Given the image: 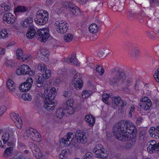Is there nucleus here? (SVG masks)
<instances>
[{
    "label": "nucleus",
    "instance_id": "obj_1",
    "mask_svg": "<svg viewBox=\"0 0 159 159\" xmlns=\"http://www.w3.org/2000/svg\"><path fill=\"white\" fill-rule=\"evenodd\" d=\"M114 135L119 140L121 141L128 140L129 139L128 134L123 133L128 132L129 134L131 133L136 136L137 134V131L134 124L129 120H122L114 125L113 129Z\"/></svg>",
    "mask_w": 159,
    "mask_h": 159
},
{
    "label": "nucleus",
    "instance_id": "obj_2",
    "mask_svg": "<svg viewBox=\"0 0 159 159\" xmlns=\"http://www.w3.org/2000/svg\"><path fill=\"white\" fill-rule=\"evenodd\" d=\"M126 79L125 72L121 69L116 67L111 70V75L108 78V83L111 85L119 83L124 84L125 83L126 86L131 85L133 83L132 79L131 78H128L125 82Z\"/></svg>",
    "mask_w": 159,
    "mask_h": 159
},
{
    "label": "nucleus",
    "instance_id": "obj_3",
    "mask_svg": "<svg viewBox=\"0 0 159 159\" xmlns=\"http://www.w3.org/2000/svg\"><path fill=\"white\" fill-rule=\"evenodd\" d=\"M48 19V13L47 11L41 10L37 11L36 18L34 19L36 23L40 25H45Z\"/></svg>",
    "mask_w": 159,
    "mask_h": 159
},
{
    "label": "nucleus",
    "instance_id": "obj_4",
    "mask_svg": "<svg viewBox=\"0 0 159 159\" xmlns=\"http://www.w3.org/2000/svg\"><path fill=\"white\" fill-rule=\"evenodd\" d=\"M55 25L56 26V30L59 33L64 34L66 33L68 30V24L61 20L56 21L55 23Z\"/></svg>",
    "mask_w": 159,
    "mask_h": 159
},
{
    "label": "nucleus",
    "instance_id": "obj_5",
    "mask_svg": "<svg viewBox=\"0 0 159 159\" xmlns=\"http://www.w3.org/2000/svg\"><path fill=\"white\" fill-rule=\"evenodd\" d=\"M38 38L41 39V41L45 42L50 36L49 33V28H43L38 30L36 33Z\"/></svg>",
    "mask_w": 159,
    "mask_h": 159
},
{
    "label": "nucleus",
    "instance_id": "obj_6",
    "mask_svg": "<svg viewBox=\"0 0 159 159\" xmlns=\"http://www.w3.org/2000/svg\"><path fill=\"white\" fill-rule=\"evenodd\" d=\"M16 73L18 75L29 74L30 75H34V72L31 70L30 68L27 65H23L20 66L16 70Z\"/></svg>",
    "mask_w": 159,
    "mask_h": 159
},
{
    "label": "nucleus",
    "instance_id": "obj_7",
    "mask_svg": "<svg viewBox=\"0 0 159 159\" xmlns=\"http://www.w3.org/2000/svg\"><path fill=\"white\" fill-rule=\"evenodd\" d=\"M81 78L82 76L80 73H77L74 76L72 84L77 90L81 89L83 86V82Z\"/></svg>",
    "mask_w": 159,
    "mask_h": 159
},
{
    "label": "nucleus",
    "instance_id": "obj_8",
    "mask_svg": "<svg viewBox=\"0 0 159 159\" xmlns=\"http://www.w3.org/2000/svg\"><path fill=\"white\" fill-rule=\"evenodd\" d=\"M78 143H85L87 141V138L85 133L81 131H77L75 134Z\"/></svg>",
    "mask_w": 159,
    "mask_h": 159
},
{
    "label": "nucleus",
    "instance_id": "obj_9",
    "mask_svg": "<svg viewBox=\"0 0 159 159\" xmlns=\"http://www.w3.org/2000/svg\"><path fill=\"white\" fill-rule=\"evenodd\" d=\"M74 135L73 133L68 132L66 135L61 139L60 143L63 144L64 146H67L70 143V142L74 138Z\"/></svg>",
    "mask_w": 159,
    "mask_h": 159
},
{
    "label": "nucleus",
    "instance_id": "obj_10",
    "mask_svg": "<svg viewBox=\"0 0 159 159\" xmlns=\"http://www.w3.org/2000/svg\"><path fill=\"white\" fill-rule=\"evenodd\" d=\"M141 103L139 105L140 108H143L145 110L149 109L151 106L152 103L150 99L146 97H145L140 100Z\"/></svg>",
    "mask_w": 159,
    "mask_h": 159
},
{
    "label": "nucleus",
    "instance_id": "obj_11",
    "mask_svg": "<svg viewBox=\"0 0 159 159\" xmlns=\"http://www.w3.org/2000/svg\"><path fill=\"white\" fill-rule=\"evenodd\" d=\"M10 116L11 119L14 122L16 127L18 129L21 128L22 123L18 115L15 112H12L10 114Z\"/></svg>",
    "mask_w": 159,
    "mask_h": 159
},
{
    "label": "nucleus",
    "instance_id": "obj_12",
    "mask_svg": "<svg viewBox=\"0 0 159 159\" xmlns=\"http://www.w3.org/2000/svg\"><path fill=\"white\" fill-rule=\"evenodd\" d=\"M147 149L150 153L154 152L156 150L157 151V144L156 141L152 140L149 142L147 145Z\"/></svg>",
    "mask_w": 159,
    "mask_h": 159
},
{
    "label": "nucleus",
    "instance_id": "obj_13",
    "mask_svg": "<svg viewBox=\"0 0 159 159\" xmlns=\"http://www.w3.org/2000/svg\"><path fill=\"white\" fill-rule=\"evenodd\" d=\"M3 19L7 23L9 24L13 23L15 20L14 16L10 12L4 14L3 16Z\"/></svg>",
    "mask_w": 159,
    "mask_h": 159
},
{
    "label": "nucleus",
    "instance_id": "obj_14",
    "mask_svg": "<svg viewBox=\"0 0 159 159\" xmlns=\"http://www.w3.org/2000/svg\"><path fill=\"white\" fill-rule=\"evenodd\" d=\"M114 100L116 105L120 106L122 108L125 107L127 104V102L125 101L122 100L119 96L114 97Z\"/></svg>",
    "mask_w": 159,
    "mask_h": 159
},
{
    "label": "nucleus",
    "instance_id": "obj_15",
    "mask_svg": "<svg viewBox=\"0 0 159 159\" xmlns=\"http://www.w3.org/2000/svg\"><path fill=\"white\" fill-rule=\"evenodd\" d=\"M36 32L34 26H30L27 31L26 36L28 38L31 39L34 37L35 34L36 35Z\"/></svg>",
    "mask_w": 159,
    "mask_h": 159
},
{
    "label": "nucleus",
    "instance_id": "obj_16",
    "mask_svg": "<svg viewBox=\"0 0 159 159\" xmlns=\"http://www.w3.org/2000/svg\"><path fill=\"white\" fill-rule=\"evenodd\" d=\"M33 145H34V147L32 150L33 155L37 158H40L42 156L41 152L37 146L34 144L33 145Z\"/></svg>",
    "mask_w": 159,
    "mask_h": 159
},
{
    "label": "nucleus",
    "instance_id": "obj_17",
    "mask_svg": "<svg viewBox=\"0 0 159 159\" xmlns=\"http://www.w3.org/2000/svg\"><path fill=\"white\" fill-rule=\"evenodd\" d=\"M38 54L39 55V56L42 58L46 59L45 60V61H48V57L49 56L48 51L45 49H41L40 52H38Z\"/></svg>",
    "mask_w": 159,
    "mask_h": 159
},
{
    "label": "nucleus",
    "instance_id": "obj_18",
    "mask_svg": "<svg viewBox=\"0 0 159 159\" xmlns=\"http://www.w3.org/2000/svg\"><path fill=\"white\" fill-rule=\"evenodd\" d=\"M139 50L136 47H133L130 49L129 53L131 57H137L139 56Z\"/></svg>",
    "mask_w": 159,
    "mask_h": 159
},
{
    "label": "nucleus",
    "instance_id": "obj_19",
    "mask_svg": "<svg viewBox=\"0 0 159 159\" xmlns=\"http://www.w3.org/2000/svg\"><path fill=\"white\" fill-rule=\"evenodd\" d=\"M44 107L48 110H53L55 108V103L52 101L46 100L44 105Z\"/></svg>",
    "mask_w": 159,
    "mask_h": 159
},
{
    "label": "nucleus",
    "instance_id": "obj_20",
    "mask_svg": "<svg viewBox=\"0 0 159 159\" xmlns=\"http://www.w3.org/2000/svg\"><path fill=\"white\" fill-rule=\"evenodd\" d=\"M85 120L90 126H93L94 124L95 119L91 115H87L85 118Z\"/></svg>",
    "mask_w": 159,
    "mask_h": 159
},
{
    "label": "nucleus",
    "instance_id": "obj_21",
    "mask_svg": "<svg viewBox=\"0 0 159 159\" xmlns=\"http://www.w3.org/2000/svg\"><path fill=\"white\" fill-rule=\"evenodd\" d=\"M7 85L9 90L11 92H14L16 89V85L14 82L11 80L9 79L7 81Z\"/></svg>",
    "mask_w": 159,
    "mask_h": 159
},
{
    "label": "nucleus",
    "instance_id": "obj_22",
    "mask_svg": "<svg viewBox=\"0 0 159 159\" xmlns=\"http://www.w3.org/2000/svg\"><path fill=\"white\" fill-rule=\"evenodd\" d=\"M33 22V20L31 17H28L25 20L21 23L23 27H27L31 26V24Z\"/></svg>",
    "mask_w": 159,
    "mask_h": 159
},
{
    "label": "nucleus",
    "instance_id": "obj_23",
    "mask_svg": "<svg viewBox=\"0 0 159 159\" xmlns=\"http://www.w3.org/2000/svg\"><path fill=\"white\" fill-rule=\"evenodd\" d=\"M13 150L12 147H10L7 148L4 151L3 154V157L5 158H7L11 156L13 153Z\"/></svg>",
    "mask_w": 159,
    "mask_h": 159
},
{
    "label": "nucleus",
    "instance_id": "obj_24",
    "mask_svg": "<svg viewBox=\"0 0 159 159\" xmlns=\"http://www.w3.org/2000/svg\"><path fill=\"white\" fill-rule=\"evenodd\" d=\"M98 154H96L97 157L98 158H104L108 156V154L106 152V150L104 148H102L101 150L99 151Z\"/></svg>",
    "mask_w": 159,
    "mask_h": 159
},
{
    "label": "nucleus",
    "instance_id": "obj_25",
    "mask_svg": "<svg viewBox=\"0 0 159 159\" xmlns=\"http://www.w3.org/2000/svg\"><path fill=\"white\" fill-rule=\"evenodd\" d=\"M89 31L92 33H94L97 32L98 27L96 24L93 23L89 27Z\"/></svg>",
    "mask_w": 159,
    "mask_h": 159
},
{
    "label": "nucleus",
    "instance_id": "obj_26",
    "mask_svg": "<svg viewBox=\"0 0 159 159\" xmlns=\"http://www.w3.org/2000/svg\"><path fill=\"white\" fill-rule=\"evenodd\" d=\"M31 87L24 83L21 84L19 87L20 90L22 92H26L29 90Z\"/></svg>",
    "mask_w": 159,
    "mask_h": 159
},
{
    "label": "nucleus",
    "instance_id": "obj_27",
    "mask_svg": "<svg viewBox=\"0 0 159 159\" xmlns=\"http://www.w3.org/2000/svg\"><path fill=\"white\" fill-rule=\"evenodd\" d=\"M34 132H36L35 129L32 128H30L26 131L25 133L26 136L33 140V135L34 134Z\"/></svg>",
    "mask_w": 159,
    "mask_h": 159
},
{
    "label": "nucleus",
    "instance_id": "obj_28",
    "mask_svg": "<svg viewBox=\"0 0 159 159\" xmlns=\"http://www.w3.org/2000/svg\"><path fill=\"white\" fill-rule=\"evenodd\" d=\"M69 62L72 63L77 66H80L78 62L77 58L76 57V54L75 53H73L71 55V57L69 58Z\"/></svg>",
    "mask_w": 159,
    "mask_h": 159
},
{
    "label": "nucleus",
    "instance_id": "obj_29",
    "mask_svg": "<svg viewBox=\"0 0 159 159\" xmlns=\"http://www.w3.org/2000/svg\"><path fill=\"white\" fill-rule=\"evenodd\" d=\"M64 115L63 110L62 108H59L56 111V116L57 119H61L62 118Z\"/></svg>",
    "mask_w": 159,
    "mask_h": 159
},
{
    "label": "nucleus",
    "instance_id": "obj_30",
    "mask_svg": "<svg viewBox=\"0 0 159 159\" xmlns=\"http://www.w3.org/2000/svg\"><path fill=\"white\" fill-rule=\"evenodd\" d=\"M36 82L40 84V83H43L44 80V77L42 74H39L36 77Z\"/></svg>",
    "mask_w": 159,
    "mask_h": 159
},
{
    "label": "nucleus",
    "instance_id": "obj_31",
    "mask_svg": "<svg viewBox=\"0 0 159 159\" xmlns=\"http://www.w3.org/2000/svg\"><path fill=\"white\" fill-rule=\"evenodd\" d=\"M10 137V134L7 132L4 133L2 136V139L4 143H7Z\"/></svg>",
    "mask_w": 159,
    "mask_h": 159
},
{
    "label": "nucleus",
    "instance_id": "obj_32",
    "mask_svg": "<svg viewBox=\"0 0 159 159\" xmlns=\"http://www.w3.org/2000/svg\"><path fill=\"white\" fill-rule=\"evenodd\" d=\"M109 50L107 48H103L101 49L99 52L98 55L100 57H105L109 53Z\"/></svg>",
    "mask_w": 159,
    "mask_h": 159
},
{
    "label": "nucleus",
    "instance_id": "obj_33",
    "mask_svg": "<svg viewBox=\"0 0 159 159\" xmlns=\"http://www.w3.org/2000/svg\"><path fill=\"white\" fill-rule=\"evenodd\" d=\"M10 34L8 31L6 30H4L0 32V39H3L8 37Z\"/></svg>",
    "mask_w": 159,
    "mask_h": 159
},
{
    "label": "nucleus",
    "instance_id": "obj_34",
    "mask_svg": "<svg viewBox=\"0 0 159 159\" xmlns=\"http://www.w3.org/2000/svg\"><path fill=\"white\" fill-rule=\"evenodd\" d=\"M16 55L18 59L21 60L23 57V52L22 49H18L16 50Z\"/></svg>",
    "mask_w": 159,
    "mask_h": 159
},
{
    "label": "nucleus",
    "instance_id": "obj_35",
    "mask_svg": "<svg viewBox=\"0 0 159 159\" xmlns=\"http://www.w3.org/2000/svg\"><path fill=\"white\" fill-rule=\"evenodd\" d=\"M22 98L24 100L30 101L32 100L31 96L28 93H25L21 96Z\"/></svg>",
    "mask_w": 159,
    "mask_h": 159
},
{
    "label": "nucleus",
    "instance_id": "obj_36",
    "mask_svg": "<svg viewBox=\"0 0 159 159\" xmlns=\"http://www.w3.org/2000/svg\"><path fill=\"white\" fill-rule=\"evenodd\" d=\"M91 94V92L89 90H84L82 93V97L83 98H88Z\"/></svg>",
    "mask_w": 159,
    "mask_h": 159
},
{
    "label": "nucleus",
    "instance_id": "obj_37",
    "mask_svg": "<svg viewBox=\"0 0 159 159\" xmlns=\"http://www.w3.org/2000/svg\"><path fill=\"white\" fill-rule=\"evenodd\" d=\"M73 39V35L70 34H66L64 37V41L66 42L71 41Z\"/></svg>",
    "mask_w": 159,
    "mask_h": 159
},
{
    "label": "nucleus",
    "instance_id": "obj_38",
    "mask_svg": "<svg viewBox=\"0 0 159 159\" xmlns=\"http://www.w3.org/2000/svg\"><path fill=\"white\" fill-rule=\"evenodd\" d=\"M74 103V101L73 99H70L67 100L64 104V107L73 106Z\"/></svg>",
    "mask_w": 159,
    "mask_h": 159
},
{
    "label": "nucleus",
    "instance_id": "obj_39",
    "mask_svg": "<svg viewBox=\"0 0 159 159\" xmlns=\"http://www.w3.org/2000/svg\"><path fill=\"white\" fill-rule=\"evenodd\" d=\"M49 89H46L45 90L44 93H43L41 92L39 93V97H41L42 98H44L46 100L48 94L49 93Z\"/></svg>",
    "mask_w": 159,
    "mask_h": 159
},
{
    "label": "nucleus",
    "instance_id": "obj_40",
    "mask_svg": "<svg viewBox=\"0 0 159 159\" xmlns=\"http://www.w3.org/2000/svg\"><path fill=\"white\" fill-rule=\"evenodd\" d=\"M28 10V8L24 6H19L16 9L17 12H24Z\"/></svg>",
    "mask_w": 159,
    "mask_h": 159
},
{
    "label": "nucleus",
    "instance_id": "obj_41",
    "mask_svg": "<svg viewBox=\"0 0 159 159\" xmlns=\"http://www.w3.org/2000/svg\"><path fill=\"white\" fill-rule=\"evenodd\" d=\"M64 107L68 114H72L74 113L75 109L73 106H67Z\"/></svg>",
    "mask_w": 159,
    "mask_h": 159
},
{
    "label": "nucleus",
    "instance_id": "obj_42",
    "mask_svg": "<svg viewBox=\"0 0 159 159\" xmlns=\"http://www.w3.org/2000/svg\"><path fill=\"white\" fill-rule=\"evenodd\" d=\"M96 71L99 73L100 75H102L104 73V70L102 66L98 65L97 67L96 68Z\"/></svg>",
    "mask_w": 159,
    "mask_h": 159
},
{
    "label": "nucleus",
    "instance_id": "obj_43",
    "mask_svg": "<svg viewBox=\"0 0 159 159\" xmlns=\"http://www.w3.org/2000/svg\"><path fill=\"white\" fill-rule=\"evenodd\" d=\"M103 148L102 144H99L97 145L93 151L96 154H98L99 151L101 150Z\"/></svg>",
    "mask_w": 159,
    "mask_h": 159
},
{
    "label": "nucleus",
    "instance_id": "obj_44",
    "mask_svg": "<svg viewBox=\"0 0 159 159\" xmlns=\"http://www.w3.org/2000/svg\"><path fill=\"white\" fill-rule=\"evenodd\" d=\"M75 159H80L78 158H76ZM83 159H93V155L90 152H87L85 155L83 156Z\"/></svg>",
    "mask_w": 159,
    "mask_h": 159
},
{
    "label": "nucleus",
    "instance_id": "obj_45",
    "mask_svg": "<svg viewBox=\"0 0 159 159\" xmlns=\"http://www.w3.org/2000/svg\"><path fill=\"white\" fill-rule=\"evenodd\" d=\"M7 108L5 106H0V117H1L7 111Z\"/></svg>",
    "mask_w": 159,
    "mask_h": 159
},
{
    "label": "nucleus",
    "instance_id": "obj_46",
    "mask_svg": "<svg viewBox=\"0 0 159 159\" xmlns=\"http://www.w3.org/2000/svg\"><path fill=\"white\" fill-rule=\"evenodd\" d=\"M109 97V94L107 93H104L102 95V101L105 103L106 104H108V100Z\"/></svg>",
    "mask_w": 159,
    "mask_h": 159
},
{
    "label": "nucleus",
    "instance_id": "obj_47",
    "mask_svg": "<svg viewBox=\"0 0 159 159\" xmlns=\"http://www.w3.org/2000/svg\"><path fill=\"white\" fill-rule=\"evenodd\" d=\"M43 75H44L46 78L47 79H48L51 76V72L50 70H47V69L44 71L43 72Z\"/></svg>",
    "mask_w": 159,
    "mask_h": 159
},
{
    "label": "nucleus",
    "instance_id": "obj_48",
    "mask_svg": "<svg viewBox=\"0 0 159 159\" xmlns=\"http://www.w3.org/2000/svg\"><path fill=\"white\" fill-rule=\"evenodd\" d=\"M71 10L70 11L72 12V13L75 15H78V14H80V10L78 8L75 6V7Z\"/></svg>",
    "mask_w": 159,
    "mask_h": 159
},
{
    "label": "nucleus",
    "instance_id": "obj_49",
    "mask_svg": "<svg viewBox=\"0 0 159 159\" xmlns=\"http://www.w3.org/2000/svg\"><path fill=\"white\" fill-rule=\"evenodd\" d=\"M38 69L41 71L44 72L46 69L47 68L43 64H39L38 66Z\"/></svg>",
    "mask_w": 159,
    "mask_h": 159
},
{
    "label": "nucleus",
    "instance_id": "obj_50",
    "mask_svg": "<svg viewBox=\"0 0 159 159\" xmlns=\"http://www.w3.org/2000/svg\"><path fill=\"white\" fill-rule=\"evenodd\" d=\"M153 76L155 80L159 83V68L156 71Z\"/></svg>",
    "mask_w": 159,
    "mask_h": 159
},
{
    "label": "nucleus",
    "instance_id": "obj_51",
    "mask_svg": "<svg viewBox=\"0 0 159 159\" xmlns=\"http://www.w3.org/2000/svg\"><path fill=\"white\" fill-rule=\"evenodd\" d=\"M67 9L70 11H71L73 8L74 9L75 7V5L71 3H69L66 5Z\"/></svg>",
    "mask_w": 159,
    "mask_h": 159
},
{
    "label": "nucleus",
    "instance_id": "obj_52",
    "mask_svg": "<svg viewBox=\"0 0 159 159\" xmlns=\"http://www.w3.org/2000/svg\"><path fill=\"white\" fill-rule=\"evenodd\" d=\"M32 57L31 55H26L23 56L21 60L23 61L26 60H30L32 59Z\"/></svg>",
    "mask_w": 159,
    "mask_h": 159
},
{
    "label": "nucleus",
    "instance_id": "obj_53",
    "mask_svg": "<svg viewBox=\"0 0 159 159\" xmlns=\"http://www.w3.org/2000/svg\"><path fill=\"white\" fill-rule=\"evenodd\" d=\"M25 83L29 85L31 87L32 84L33 83V80L30 77L28 78L26 80L25 82H24Z\"/></svg>",
    "mask_w": 159,
    "mask_h": 159
},
{
    "label": "nucleus",
    "instance_id": "obj_54",
    "mask_svg": "<svg viewBox=\"0 0 159 159\" xmlns=\"http://www.w3.org/2000/svg\"><path fill=\"white\" fill-rule=\"evenodd\" d=\"M47 97L46 100H47V99L48 100V101H52V99L54 98V96H53V94L52 93L50 92V91L49 92V93L47 94Z\"/></svg>",
    "mask_w": 159,
    "mask_h": 159
},
{
    "label": "nucleus",
    "instance_id": "obj_55",
    "mask_svg": "<svg viewBox=\"0 0 159 159\" xmlns=\"http://www.w3.org/2000/svg\"><path fill=\"white\" fill-rule=\"evenodd\" d=\"M34 135H33V138H40L41 135L36 130V132H34Z\"/></svg>",
    "mask_w": 159,
    "mask_h": 159
},
{
    "label": "nucleus",
    "instance_id": "obj_56",
    "mask_svg": "<svg viewBox=\"0 0 159 159\" xmlns=\"http://www.w3.org/2000/svg\"><path fill=\"white\" fill-rule=\"evenodd\" d=\"M15 131H16L15 129L11 128L9 129V132L8 133L10 134V135L14 136Z\"/></svg>",
    "mask_w": 159,
    "mask_h": 159
},
{
    "label": "nucleus",
    "instance_id": "obj_57",
    "mask_svg": "<svg viewBox=\"0 0 159 159\" xmlns=\"http://www.w3.org/2000/svg\"><path fill=\"white\" fill-rule=\"evenodd\" d=\"M143 118L142 117L138 118L136 121V123L137 124L140 125L143 121Z\"/></svg>",
    "mask_w": 159,
    "mask_h": 159
},
{
    "label": "nucleus",
    "instance_id": "obj_58",
    "mask_svg": "<svg viewBox=\"0 0 159 159\" xmlns=\"http://www.w3.org/2000/svg\"><path fill=\"white\" fill-rule=\"evenodd\" d=\"M55 0H47L46 3L48 5H51Z\"/></svg>",
    "mask_w": 159,
    "mask_h": 159
},
{
    "label": "nucleus",
    "instance_id": "obj_59",
    "mask_svg": "<svg viewBox=\"0 0 159 159\" xmlns=\"http://www.w3.org/2000/svg\"><path fill=\"white\" fill-rule=\"evenodd\" d=\"M69 92L67 91H65L64 92L63 96L66 97H69L70 96L69 95Z\"/></svg>",
    "mask_w": 159,
    "mask_h": 159
},
{
    "label": "nucleus",
    "instance_id": "obj_60",
    "mask_svg": "<svg viewBox=\"0 0 159 159\" xmlns=\"http://www.w3.org/2000/svg\"><path fill=\"white\" fill-rule=\"evenodd\" d=\"M6 65L9 68H12L14 66V64L13 63H10V62L7 63L6 64Z\"/></svg>",
    "mask_w": 159,
    "mask_h": 159
},
{
    "label": "nucleus",
    "instance_id": "obj_61",
    "mask_svg": "<svg viewBox=\"0 0 159 159\" xmlns=\"http://www.w3.org/2000/svg\"><path fill=\"white\" fill-rule=\"evenodd\" d=\"M56 89L55 88H52L51 89H49V91L52 93H54L55 92Z\"/></svg>",
    "mask_w": 159,
    "mask_h": 159
},
{
    "label": "nucleus",
    "instance_id": "obj_62",
    "mask_svg": "<svg viewBox=\"0 0 159 159\" xmlns=\"http://www.w3.org/2000/svg\"><path fill=\"white\" fill-rule=\"evenodd\" d=\"M133 147V145L130 143H128L126 145V148L128 149L131 148Z\"/></svg>",
    "mask_w": 159,
    "mask_h": 159
},
{
    "label": "nucleus",
    "instance_id": "obj_63",
    "mask_svg": "<svg viewBox=\"0 0 159 159\" xmlns=\"http://www.w3.org/2000/svg\"><path fill=\"white\" fill-rule=\"evenodd\" d=\"M147 35L150 38L152 39L153 38V37L152 34H151V33L149 32H147Z\"/></svg>",
    "mask_w": 159,
    "mask_h": 159
},
{
    "label": "nucleus",
    "instance_id": "obj_64",
    "mask_svg": "<svg viewBox=\"0 0 159 159\" xmlns=\"http://www.w3.org/2000/svg\"><path fill=\"white\" fill-rule=\"evenodd\" d=\"M11 8V7L10 6H9L8 5H7L6 4V5L5 7L4 10L6 11H7L8 10H9Z\"/></svg>",
    "mask_w": 159,
    "mask_h": 159
}]
</instances>
